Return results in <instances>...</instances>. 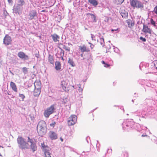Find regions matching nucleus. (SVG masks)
I'll list each match as a JSON object with an SVG mask.
<instances>
[{
  "label": "nucleus",
  "mask_w": 157,
  "mask_h": 157,
  "mask_svg": "<svg viewBox=\"0 0 157 157\" xmlns=\"http://www.w3.org/2000/svg\"><path fill=\"white\" fill-rule=\"evenodd\" d=\"M17 56L19 58L22 59L27 60L29 59L28 56L22 52H19L17 54Z\"/></svg>",
  "instance_id": "obj_8"
},
{
  "label": "nucleus",
  "mask_w": 157,
  "mask_h": 157,
  "mask_svg": "<svg viewBox=\"0 0 157 157\" xmlns=\"http://www.w3.org/2000/svg\"><path fill=\"white\" fill-rule=\"evenodd\" d=\"M144 136V135H142V136Z\"/></svg>",
  "instance_id": "obj_53"
},
{
  "label": "nucleus",
  "mask_w": 157,
  "mask_h": 157,
  "mask_svg": "<svg viewBox=\"0 0 157 157\" xmlns=\"http://www.w3.org/2000/svg\"><path fill=\"white\" fill-rule=\"evenodd\" d=\"M68 63L71 67H74L75 66V65L72 59L69 58L68 61Z\"/></svg>",
  "instance_id": "obj_18"
},
{
  "label": "nucleus",
  "mask_w": 157,
  "mask_h": 157,
  "mask_svg": "<svg viewBox=\"0 0 157 157\" xmlns=\"http://www.w3.org/2000/svg\"><path fill=\"white\" fill-rule=\"evenodd\" d=\"M118 30V29H112L111 30V31H112V32H113L114 31H117V30Z\"/></svg>",
  "instance_id": "obj_45"
},
{
  "label": "nucleus",
  "mask_w": 157,
  "mask_h": 157,
  "mask_svg": "<svg viewBox=\"0 0 157 157\" xmlns=\"http://www.w3.org/2000/svg\"><path fill=\"white\" fill-rule=\"evenodd\" d=\"M87 14V15H90L91 16V18H94V22H96V17H95V16H94V15L93 14H91V13H88Z\"/></svg>",
  "instance_id": "obj_27"
},
{
  "label": "nucleus",
  "mask_w": 157,
  "mask_h": 157,
  "mask_svg": "<svg viewBox=\"0 0 157 157\" xmlns=\"http://www.w3.org/2000/svg\"><path fill=\"white\" fill-rule=\"evenodd\" d=\"M55 110V109L54 105H52L50 107L47 108L44 111V116L45 117L48 118L51 114L54 112Z\"/></svg>",
  "instance_id": "obj_2"
},
{
  "label": "nucleus",
  "mask_w": 157,
  "mask_h": 157,
  "mask_svg": "<svg viewBox=\"0 0 157 157\" xmlns=\"http://www.w3.org/2000/svg\"><path fill=\"white\" fill-rule=\"evenodd\" d=\"M52 36L53 40L55 42H56L58 41V36L55 34H54L52 35Z\"/></svg>",
  "instance_id": "obj_20"
},
{
  "label": "nucleus",
  "mask_w": 157,
  "mask_h": 157,
  "mask_svg": "<svg viewBox=\"0 0 157 157\" xmlns=\"http://www.w3.org/2000/svg\"><path fill=\"white\" fill-rule=\"evenodd\" d=\"M94 37H95V36H94V35H93V34H91V38H92V40H93V38H94Z\"/></svg>",
  "instance_id": "obj_43"
},
{
  "label": "nucleus",
  "mask_w": 157,
  "mask_h": 157,
  "mask_svg": "<svg viewBox=\"0 0 157 157\" xmlns=\"http://www.w3.org/2000/svg\"><path fill=\"white\" fill-rule=\"evenodd\" d=\"M10 86L12 89L15 92L17 91V88L15 84L13 82H11L10 83Z\"/></svg>",
  "instance_id": "obj_12"
},
{
  "label": "nucleus",
  "mask_w": 157,
  "mask_h": 157,
  "mask_svg": "<svg viewBox=\"0 0 157 157\" xmlns=\"http://www.w3.org/2000/svg\"><path fill=\"white\" fill-rule=\"evenodd\" d=\"M144 136V135H142V136Z\"/></svg>",
  "instance_id": "obj_54"
},
{
  "label": "nucleus",
  "mask_w": 157,
  "mask_h": 157,
  "mask_svg": "<svg viewBox=\"0 0 157 157\" xmlns=\"http://www.w3.org/2000/svg\"><path fill=\"white\" fill-rule=\"evenodd\" d=\"M18 5L20 6H23L25 3L24 0H19L18 1Z\"/></svg>",
  "instance_id": "obj_26"
},
{
  "label": "nucleus",
  "mask_w": 157,
  "mask_h": 157,
  "mask_svg": "<svg viewBox=\"0 0 157 157\" xmlns=\"http://www.w3.org/2000/svg\"><path fill=\"white\" fill-rule=\"evenodd\" d=\"M22 71L23 73L25 74H26L28 72L27 68L25 67H23L22 69Z\"/></svg>",
  "instance_id": "obj_28"
},
{
  "label": "nucleus",
  "mask_w": 157,
  "mask_h": 157,
  "mask_svg": "<svg viewBox=\"0 0 157 157\" xmlns=\"http://www.w3.org/2000/svg\"><path fill=\"white\" fill-rule=\"evenodd\" d=\"M60 140L61 141L63 142V139L62 137L60 138Z\"/></svg>",
  "instance_id": "obj_47"
},
{
  "label": "nucleus",
  "mask_w": 157,
  "mask_h": 157,
  "mask_svg": "<svg viewBox=\"0 0 157 157\" xmlns=\"http://www.w3.org/2000/svg\"><path fill=\"white\" fill-rule=\"evenodd\" d=\"M59 66L60 65V63H59Z\"/></svg>",
  "instance_id": "obj_52"
},
{
  "label": "nucleus",
  "mask_w": 157,
  "mask_h": 157,
  "mask_svg": "<svg viewBox=\"0 0 157 157\" xmlns=\"http://www.w3.org/2000/svg\"><path fill=\"white\" fill-rule=\"evenodd\" d=\"M100 44L103 46L104 45L105 42L104 39L103 38H100Z\"/></svg>",
  "instance_id": "obj_25"
},
{
  "label": "nucleus",
  "mask_w": 157,
  "mask_h": 157,
  "mask_svg": "<svg viewBox=\"0 0 157 157\" xmlns=\"http://www.w3.org/2000/svg\"><path fill=\"white\" fill-rule=\"evenodd\" d=\"M17 141L20 148L23 149H27L29 148V145L21 136H18Z\"/></svg>",
  "instance_id": "obj_1"
},
{
  "label": "nucleus",
  "mask_w": 157,
  "mask_h": 157,
  "mask_svg": "<svg viewBox=\"0 0 157 157\" xmlns=\"http://www.w3.org/2000/svg\"><path fill=\"white\" fill-rule=\"evenodd\" d=\"M140 39L141 40H142L143 42H145L146 41V39L142 36H141Z\"/></svg>",
  "instance_id": "obj_39"
},
{
  "label": "nucleus",
  "mask_w": 157,
  "mask_h": 157,
  "mask_svg": "<svg viewBox=\"0 0 157 157\" xmlns=\"http://www.w3.org/2000/svg\"><path fill=\"white\" fill-rule=\"evenodd\" d=\"M61 46H63V49H65L66 50L69 51L70 50V48L69 47H67L65 45H63L62 44H61Z\"/></svg>",
  "instance_id": "obj_31"
},
{
  "label": "nucleus",
  "mask_w": 157,
  "mask_h": 157,
  "mask_svg": "<svg viewBox=\"0 0 157 157\" xmlns=\"http://www.w3.org/2000/svg\"><path fill=\"white\" fill-rule=\"evenodd\" d=\"M121 15L123 18H125L128 16V13L124 11V12H122L121 13Z\"/></svg>",
  "instance_id": "obj_22"
},
{
  "label": "nucleus",
  "mask_w": 157,
  "mask_h": 157,
  "mask_svg": "<svg viewBox=\"0 0 157 157\" xmlns=\"http://www.w3.org/2000/svg\"><path fill=\"white\" fill-rule=\"evenodd\" d=\"M154 65L156 68L157 69V61L154 62Z\"/></svg>",
  "instance_id": "obj_40"
},
{
  "label": "nucleus",
  "mask_w": 157,
  "mask_h": 157,
  "mask_svg": "<svg viewBox=\"0 0 157 157\" xmlns=\"http://www.w3.org/2000/svg\"><path fill=\"white\" fill-rule=\"evenodd\" d=\"M67 101V100L66 98H65V99H63V101H62L64 103H66Z\"/></svg>",
  "instance_id": "obj_42"
},
{
  "label": "nucleus",
  "mask_w": 157,
  "mask_h": 157,
  "mask_svg": "<svg viewBox=\"0 0 157 157\" xmlns=\"http://www.w3.org/2000/svg\"><path fill=\"white\" fill-rule=\"evenodd\" d=\"M45 11H46L45 10H43L41 12H45Z\"/></svg>",
  "instance_id": "obj_50"
},
{
  "label": "nucleus",
  "mask_w": 157,
  "mask_h": 157,
  "mask_svg": "<svg viewBox=\"0 0 157 157\" xmlns=\"http://www.w3.org/2000/svg\"><path fill=\"white\" fill-rule=\"evenodd\" d=\"M8 94L10 95L9 93H8Z\"/></svg>",
  "instance_id": "obj_55"
},
{
  "label": "nucleus",
  "mask_w": 157,
  "mask_h": 157,
  "mask_svg": "<svg viewBox=\"0 0 157 157\" xmlns=\"http://www.w3.org/2000/svg\"><path fill=\"white\" fill-rule=\"evenodd\" d=\"M89 2L94 6H95L98 4V3L96 0H89Z\"/></svg>",
  "instance_id": "obj_21"
},
{
  "label": "nucleus",
  "mask_w": 157,
  "mask_h": 157,
  "mask_svg": "<svg viewBox=\"0 0 157 157\" xmlns=\"http://www.w3.org/2000/svg\"><path fill=\"white\" fill-rule=\"evenodd\" d=\"M19 96L21 98L22 101H24V99L25 98V96L23 94H19Z\"/></svg>",
  "instance_id": "obj_30"
},
{
  "label": "nucleus",
  "mask_w": 157,
  "mask_h": 157,
  "mask_svg": "<svg viewBox=\"0 0 157 157\" xmlns=\"http://www.w3.org/2000/svg\"><path fill=\"white\" fill-rule=\"evenodd\" d=\"M41 146L43 149L45 148L46 147H47V146H46L44 145V143H41Z\"/></svg>",
  "instance_id": "obj_37"
},
{
  "label": "nucleus",
  "mask_w": 157,
  "mask_h": 157,
  "mask_svg": "<svg viewBox=\"0 0 157 157\" xmlns=\"http://www.w3.org/2000/svg\"><path fill=\"white\" fill-rule=\"evenodd\" d=\"M67 83L65 81H63L61 82V86L64 91H66Z\"/></svg>",
  "instance_id": "obj_16"
},
{
  "label": "nucleus",
  "mask_w": 157,
  "mask_h": 157,
  "mask_svg": "<svg viewBox=\"0 0 157 157\" xmlns=\"http://www.w3.org/2000/svg\"><path fill=\"white\" fill-rule=\"evenodd\" d=\"M127 23L128 24V27H129L132 26L134 25V23L132 22V21L130 20H128Z\"/></svg>",
  "instance_id": "obj_23"
},
{
  "label": "nucleus",
  "mask_w": 157,
  "mask_h": 157,
  "mask_svg": "<svg viewBox=\"0 0 157 157\" xmlns=\"http://www.w3.org/2000/svg\"><path fill=\"white\" fill-rule=\"evenodd\" d=\"M153 12L156 14V16L157 17V6H156L154 8Z\"/></svg>",
  "instance_id": "obj_33"
},
{
  "label": "nucleus",
  "mask_w": 157,
  "mask_h": 157,
  "mask_svg": "<svg viewBox=\"0 0 157 157\" xmlns=\"http://www.w3.org/2000/svg\"><path fill=\"white\" fill-rule=\"evenodd\" d=\"M45 157H51V153L48 151H46L44 152Z\"/></svg>",
  "instance_id": "obj_24"
},
{
  "label": "nucleus",
  "mask_w": 157,
  "mask_h": 157,
  "mask_svg": "<svg viewBox=\"0 0 157 157\" xmlns=\"http://www.w3.org/2000/svg\"><path fill=\"white\" fill-rule=\"evenodd\" d=\"M37 127L47 128L45 122L44 121H41L38 123Z\"/></svg>",
  "instance_id": "obj_11"
},
{
  "label": "nucleus",
  "mask_w": 157,
  "mask_h": 157,
  "mask_svg": "<svg viewBox=\"0 0 157 157\" xmlns=\"http://www.w3.org/2000/svg\"><path fill=\"white\" fill-rule=\"evenodd\" d=\"M81 57H82L83 56V54H81Z\"/></svg>",
  "instance_id": "obj_51"
},
{
  "label": "nucleus",
  "mask_w": 157,
  "mask_h": 157,
  "mask_svg": "<svg viewBox=\"0 0 157 157\" xmlns=\"http://www.w3.org/2000/svg\"><path fill=\"white\" fill-rule=\"evenodd\" d=\"M40 89L35 88L34 91V95L35 96H39L40 93Z\"/></svg>",
  "instance_id": "obj_14"
},
{
  "label": "nucleus",
  "mask_w": 157,
  "mask_h": 157,
  "mask_svg": "<svg viewBox=\"0 0 157 157\" xmlns=\"http://www.w3.org/2000/svg\"><path fill=\"white\" fill-rule=\"evenodd\" d=\"M151 22L152 25H153L154 26H155V22L154 21L153 19H151Z\"/></svg>",
  "instance_id": "obj_36"
},
{
  "label": "nucleus",
  "mask_w": 157,
  "mask_h": 157,
  "mask_svg": "<svg viewBox=\"0 0 157 157\" xmlns=\"http://www.w3.org/2000/svg\"><path fill=\"white\" fill-rule=\"evenodd\" d=\"M31 148L32 149L33 151L34 152L36 151L37 149V147L35 144H31L30 145Z\"/></svg>",
  "instance_id": "obj_19"
},
{
  "label": "nucleus",
  "mask_w": 157,
  "mask_h": 157,
  "mask_svg": "<svg viewBox=\"0 0 157 157\" xmlns=\"http://www.w3.org/2000/svg\"><path fill=\"white\" fill-rule=\"evenodd\" d=\"M101 63L102 64H105L106 63H105V62L104 61H102Z\"/></svg>",
  "instance_id": "obj_46"
},
{
  "label": "nucleus",
  "mask_w": 157,
  "mask_h": 157,
  "mask_svg": "<svg viewBox=\"0 0 157 157\" xmlns=\"http://www.w3.org/2000/svg\"><path fill=\"white\" fill-rule=\"evenodd\" d=\"M12 39L11 37L8 35H6L3 39V43L6 45L11 44Z\"/></svg>",
  "instance_id": "obj_5"
},
{
  "label": "nucleus",
  "mask_w": 157,
  "mask_h": 157,
  "mask_svg": "<svg viewBox=\"0 0 157 157\" xmlns=\"http://www.w3.org/2000/svg\"><path fill=\"white\" fill-rule=\"evenodd\" d=\"M61 59L63 61L64 59L63 58V57H62V56H61Z\"/></svg>",
  "instance_id": "obj_49"
},
{
  "label": "nucleus",
  "mask_w": 157,
  "mask_h": 157,
  "mask_svg": "<svg viewBox=\"0 0 157 157\" xmlns=\"http://www.w3.org/2000/svg\"><path fill=\"white\" fill-rule=\"evenodd\" d=\"M79 49L80 50L81 52H82L89 51L88 49H87L86 47L84 45L82 46H79Z\"/></svg>",
  "instance_id": "obj_13"
},
{
  "label": "nucleus",
  "mask_w": 157,
  "mask_h": 157,
  "mask_svg": "<svg viewBox=\"0 0 157 157\" xmlns=\"http://www.w3.org/2000/svg\"><path fill=\"white\" fill-rule=\"evenodd\" d=\"M81 85L79 84L78 85V87H79L78 90L79 92H82L83 90V89L80 87Z\"/></svg>",
  "instance_id": "obj_38"
},
{
  "label": "nucleus",
  "mask_w": 157,
  "mask_h": 157,
  "mask_svg": "<svg viewBox=\"0 0 157 157\" xmlns=\"http://www.w3.org/2000/svg\"><path fill=\"white\" fill-rule=\"evenodd\" d=\"M56 124V122L53 121L50 124V126H51L53 128Z\"/></svg>",
  "instance_id": "obj_35"
},
{
  "label": "nucleus",
  "mask_w": 157,
  "mask_h": 157,
  "mask_svg": "<svg viewBox=\"0 0 157 157\" xmlns=\"http://www.w3.org/2000/svg\"><path fill=\"white\" fill-rule=\"evenodd\" d=\"M48 136L52 140H55L57 138V135L53 131H50L49 132Z\"/></svg>",
  "instance_id": "obj_10"
},
{
  "label": "nucleus",
  "mask_w": 157,
  "mask_h": 157,
  "mask_svg": "<svg viewBox=\"0 0 157 157\" xmlns=\"http://www.w3.org/2000/svg\"><path fill=\"white\" fill-rule=\"evenodd\" d=\"M124 0H116V2L117 4H121L122 3Z\"/></svg>",
  "instance_id": "obj_32"
},
{
  "label": "nucleus",
  "mask_w": 157,
  "mask_h": 157,
  "mask_svg": "<svg viewBox=\"0 0 157 157\" xmlns=\"http://www.w3.org/2000/svg\"><path fill=\"white\" fill-rule=\"evenodd\" d=\"M142 31L145 33H148L150 35L153 33V31L151 29L149 28L147 25H143Z\"/></svg>",
  "instance_id": "obj_7"
},
{
  "label": "nucleus",
  "mask_w": 157,
  "mask_h": 157,
  "mask_svg": "<svg viewBox=\"0 0 157 157\" xmlns=\"http://www.w3.org/2000/svg\"><path fill=\"white\" fill-rule=\"evenodd\" d=\"M77 117L75 115H72L68 119L67 123L69 126L74 125L76 122Z\"/></svg>",
  "instance_id": "obj_4"
},
{
  "label": "nucleus",
  "mask_w": 157,
  "mask_h": 157,
  "mask_svg": "<svg viewBox=\"0 0 157 157\" xmlns=\"http://www.w3.org/2000/svg\"><path fill=\"white\" fill-rule=\"evenodd\" d=\"M130 4L134 8H137L142 9L144 8L143 4L137 0H130Z\"/></svg>",
  "instance_id": "obj_3"
},
{
  "label": "nucleus",
  "mask_w": 157,
  "mask_h": 157,
  "mask_svg": "<svg viewBox=\"0 0 157 157\" xmlns=\"http://www.w3.org/2000/svg\"><path fill=\"white\" fill-rule=\"evenodd\" d=\"M10 72L13 75H14V74L11 71H10Z\"/></svg>",
  "instance_id": "obj_48"
},
{
  "label": "nucleus",
  "mask_w": 157,
  "mask_h": 157,
  "mask_svg": "<svg viewBox=\"0 0 157 157\" xmlns=\"http://www.w3.org/2000/svg\"><path fill=\"white\" fill-rule=\"evenodd\" d=\"M28 142H30V143H31V144H33V141L32 139H30L29 137H28Z\"/></svg>",
  "instance_id": "obj_34"
},
{
  "label": "nucleus",
  "mask_w": 157,
  "mask_h": 157,
  "mask_svg": "<svg viewBox=\"0 0 157 157\" xmlns=\"http://www.w3.org/2000/svg\"><path fill=\"white\" fill-rule=\"evenodd\" d=\"M109 64H108L106 63H105L104 65V66L106 67H108L109 66Z\"/></svg>",
  "instance_id": "obj_41"
},
{
  "label": "nucleus",
  "mask_w": 157,
  "mask_h": 157,
  "mask_svg": "<svg viewBox=\"0 0 157 157\" xmlns=\"http://www.w3.org/2000/svg\"><path fill=\"white\" fill-rule=\"evenodd\" d=\"M46 129L41 128L37 127V132L39 136H43L45 135L46 132Z\"/></svg>",
  "instance_id": "obj_6"
},
{
  "label": "nucleus",
  "mask_w": 157,
  "mask_h": 157,
  "mask_svg": "<svg viewBox=\"0 0 157 157\" xmlns=\"http://www.w3.org/2000/svg\"><path fill=\"white\" fill-rule=\"evenodd\" d=\"M55 68L56 70H59V62L56 61L55 62Z\"/></svg>",
  "instance_id": "obj_29"
},
{
  "label": "nucleus",
  "mask_w": 157,
  "mask_h": 157,
  "mask_svg": "<svg viewBox=\"0 0 157 157\" xmlns=\"http://www.w3.org/2000/svg\"><path fill=\"white\" fill-rule=\"evenodd\" d=\"M8 1L9 3H12L13 2L12 0H8Z\"/></svg>",
  "instance_id": "obj_44"
},
{
  "label": "nucleus",
  "mask_w": 157,
  "mask_h": 157,
  "mask_svg": "<svg viewBox=\"0 0 157 157\" xmlns=\"http://www.w3.org/2000/svg\"><path fill=\"white\" fill-rule=\"evenodd\" d=\"M34 85L35 88L40 89L41 83L40 81H36L34 83Z\"/></svg>",
  "instance_id": "obj_15"
},
{
  "label": "nucleus",
  "mask_w": 157,
  "mask_h": 157,
  "mask_svg": "<svg viewBox=\"0 0 157 157\" xmlns=\"http://www.w3.org/2000/svg\"><path fill=\"white\" fill-rule=\"evenodd\" d=\"M48 60L50 63L53 65L54 59H53V56H52L49 54L48 57Z\"/></svg>",
  "instance_id": "obj_17"
},
{
  "label": "nucleus",
  "mask_w": 157,
  "mask_h": 157,
  "mask_svg": "<svg viewBox=\"0 0 157 157\" xmlns=\"http://www.w3.org/2000/svg\"><path fill=\"white\" fill-rule=\"evenodd\" d=\"M29 19L32 20L34 19V17L37 16L36 12L35 10L30 11L29 13Z\"/></svg>",
  "instance_id": "obj_9"
}]
</instances>
